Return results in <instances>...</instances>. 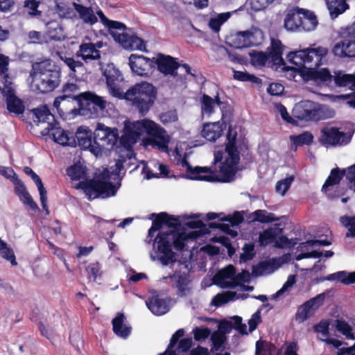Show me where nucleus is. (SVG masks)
<instances>
[{
  "instance_id": "7c9ffc66",
  "label": "nucleus",
  "mask_w": 355,
  "mask_h": 355,
  "mask_svg": "<svg viewBox=\"0 0 355 355\" xmlns=\"http://www.w3.org/2000/svg\"><path fill=\"white\" fill-rule=\"evenodd\" d=\"M300 8L290 10L284 19V27L291 32H301V18Z\"/></svg>"
},
{
  "instance_id": "393cba45",
  "label": "nucleus",
  "mask_w": 355,
  "mask_h": 355,
  "mask_svg": "<svg viewBox=\"0 0 355 355\" xmlns=\"http://www.w3.org/2000/svg\"><path fill=\"white\" fill-rule=\"evenodd\" d=\"M78 95L69 96L68 94L57 97L53 106L55 107L60 115L71 113L75 109V105L77 104Z\"/></svg>"
},
{
  "instance_id": "bf43d9fd",
  "label": "nucleus",
  "mask_w": 355,
  "mask_h": 355,
  "mask_svg": "<svg viewBox=\"0 0 355 355\" xmlns=\"http://www.w3.org/2000/svg\"><path fill=\"white\" fill-rule=\"evenodd\" d=\"M159 119L165 125L174 123L178 121V116L175 110H169L160 114Z\"/></svg>"
},
{
  "instance_id": "aec40b11",
  "label": "nucleus",
  "mask_w": 355,
  "mask_h": 355,
  "mask_svg": "<svg viewBox=\"0 0 355 355\" xmlns=\"http://www.w3.org/2000/svg\"><path fill=\"white\" fill-rule=\"evenodd\" d=\"M92 130L86 126H80L76 132L78 144L84 150H88L96 157L100 156V148L96 143V139H93Z\"/></svg>"
},
{
  "instance_id": "3c124183",
  "label": "nucleus",
  "mask_w": 355,
  "mask_h": 355,
  "mask_svg": "<svg viewBox=\"0 0 355 355\" xmlns=\"http://www.w3.org/2000/svg\"><path fill=\"white\" fill-rule=\"evenodd\" d=\"M35 184H36V187L40 194L42 207L45 210L46 214H49V211L47 205V191L44 188L41 179L38 180V182H35Z\"/></svg>"
},
{
  "instance_id": "b1692460",
  "label": "nucleus",
  "mask_w": 355,
  "mask_h": 355,
  "mask_svg": "<svg viewBox=\"0 0 355 355\" xmlns=\"http://www.w3.org/2000/svg\"><path fill=\"white\" fill-rule=\"evenodd\" d=\"M332 53L339 58L355 57V40L345 38L337 42L332 49Z\"/></svg>"
},
{
  "instance_id": "4468645a",
  "label": "nucleus",
  "mask_w": 355,
  "mask_h": 355,
  "mask_svg": "<svg viewBox=\"0 0 355 355\" xmlns=\"http://www.w3.org/2000/svg\"><path fill=\"white\" fill-rule=\"evenodd\" d=\"M95 33H88L85 37L83 42L80 45L79 50L76 53L78 57L81 58L85 61L97 60L100 58L99 49L102 48L103 43L102 42H96L93 43Z\"/></svg>"
},
{
  "instance_id": "473e14b6",
  "label": "nucleus",
  "mask_w": 355,
  "mask_h": 355,
  "mask_svg": "<svg viewBox=\"0 0 355 355\" xmlns=\"http://www.w3.org/2000/svg\"><path fill=\"white\" fill-rule=\"evenodd\" d=\"M301 18V31L309 32L315 29L318 26V19L311 10L300 8Z\"/></svg>"
},
{
  "instance_id": "dca6fc26",
  "label": "nucleus",
  "mask_w": 355,
  "mask_h": 355,
  "mask_svg": "<svg viewBox=\"0 0 355 355\" xmlns=\"http://www.w3.org/2000/svg\"><path fill=\"white\" fill-rule=\"evenodd\" d=\"M207 220H214L218 218L219 220L223 221V223L216 224V223H211L209 224L210 227H216L222 229L224 232H227L232 236L237 235V232L233 230H230V227L235 226L239 225L243 220V217L239 213H235L234 215H228L225 216L223 214H216V213H208L206 214Z\"/></svg>"
},
{
  "instance_id": "bb28decb",
  "label": "nucleus",
  "mask_w": 355,
  "mask_h": 355,
  "mask_svg": "<svg viewBox=\"0 0 355 355\" xmlns=\"http://www.w3.org/2000/svg\"><path fill=\"white\" fill-rule=\"evenodd\" d=\"M47 132L51 131V135L53 140L62 146H73L76 144V140L72 133L66 132L60 127L52 125L50 126L49 130H46Z\"/></svg>"
},
{
  "instance_id": "ddd939ff",
  "label": "nucleus",
  "mask_w": 355,
  "mask_h": 355,
  "mask_svg": "<svg viewBox=\"0 0 355 355\" xmlns=\"http://www.w3.org/2000/svg\"><path fill=\"white\" fill-rule=\"evenodd\" d=\"M327 108L311 101H304L295 105L293 116L306 121H319L326 118Z\"/></svg>"
},
{
  "instance_id": "a18cd8bd",
  "label": "nucleus",
  "mask_w": 355,
  "mask_h": 355,
  "mask_svg": "<svg viewBox=\"0 0 355 355\" xmlns=\"http://www.w3.org/2000/svg\"><path fill=\"white\" fill-rule=\"evenodd\" d=\"M0 257L10 261L13 266L17 265L13 250L7 244L6 242L1 239H0Z\"/></svg>"
},
{
  "instance_id": "c03bdc74",
  "label": "nucleus",
  "mask_w": 355,
  "mask_h": 355,
  "mask_svg": "<svg viewBox=\"0 0 355 355\" xmlns=\"http://www.w3.org/2000/svg\"><path fill=\"white\" fill-rule=\"evenodd\" d=\"M46 28V34L49 40H61L65 37L63 28L57 21L48 23Z\"/></svg>"
},
{
  "instance_id": "f257e3e1",
  "label": "nucleus",
  "mask_w": 355,
  "mask_h": 355,
  "mask_svg": "<svg viewBox=\"0 0 355 355\" xmlns=\"http://www.w3.org/2000/svg\"><path fill=\"white\" fill-rule=\"evenodd\" d=\"M153 216L155 218L148 230V236H153L154 232L159 229L161 231L154 239L150 257L153 261H158L164 266H168L176 261L173 248L182 250L189 241L207 232L206 225L199 218L201 216L200 215L188 219L185 223L188 229L182 228L179 225V219L166 213Z\"/></svg>"
},
{
  "instance_id": "39448f33",
  "label": "nucleus",
  "mask_w": 355,
  "mask_h": 355,
  "mask_svg": "<svg viewBox=\"0 0 355 355\" xmlns=\"http://www.w3.org/2000/svg\"><path fill=\"white\" fill-rule=\"evenodd\" d=\"M67 175L72 180H80L76 187L84 191L89 200L96 198H106L116 195L119 185H114L110 182V171L104 168L102 172L96 173L93 180L85 182L87 178L86 167L80 164H76L67 169Z\"/></svg>"
},
{
  "instance_id": "4c0bfd02",
  "label": "nucleus",
  "mask_w": 355,
  "mask_h": 355,
  "mask_svg": "<svg viewBox=\"0 0 355 355\" xmlns=\"http://www.w3.org/2000/svg\"><path fill=\"white\" fill-rule=\"evenodd\" d=\"M282 228L279 225H275L273 227L264 230L259 234V243L262 246H266L275 241L276 237L282 233Z\"/></svg>"
},
{
  "instance_id": "423d86ee",
  "label": "nucleus",
  "mask_w": 355,
  "mask_h": 355,
  "mask_svg": "<svg viewBox=\"0 0 355 355\" xmlns=\"http://www.w3.org/2000/svg\"><path fill=\"white\" fill-rule=\"evenodd\" d=\"M250 279V274L247 271H243L237 275L235 274V269L233 266L230 265L218 271L214 276V282L223 288H234L236 291H227L214 296L212 304L215 306H220L229 301L237 299H244L247 295L241 293L239 291H252V286L245 285Z\"/></svg>"
},
{
  "instance_id": "2eb2a0df",
  "label": "nucleus",
  "mask_w": 355,
  "mask_h": 355,
  "mask_svg": "<svg viewBox=\"0 0 355 355\" xmlns=\"http://www.w3.org/2000/svg\"><path fill=\"white\" fill-rule=\"evenodd\" d=\"M263 39L262 31L252 28L245 31H240L234 35L233 45L235 48L242 49L256 46L261 43Z\"/></svg>"
},
{
  "instance_id": "412c9836",
  "label": "nucleus",
  "mask_w": 355,
  "mask_h": 355,
  "mask_svg": "<svg viewBox=\"0 0 355 355\" xmlns=\"http://www.w3.org/2000/svg\"><path fill=\"white\" fill-rule=\"evenodd\" d=\"M129 65L132 72L140 76H149L154 68V59L143 55L132 54L129 58Z\"/></svg>"
},
{
  "instance_id": "13d9d810",
  "label": "nucleus",
  "mask_w": 355,
  "mask_h": 355,
  "mask_svg": "<svg viewBox=\"0 0 355 355\" xmlns=\"http://www.w3.org/2000/svg\"><path fill=\"white\" fill-rule=\"evenodd\" d=\"M291 140L296 144H309L313 140V136L309 132H304L300 135L291 136Z\"/></svg>"
},
{
  "instance_id": "5fc2aeb1",
  "label": "nucleus",
  "mask_w": 355,
  "mask_h": 355,
  "mask_svg": "<svg viewBox=\"0 0 355 355\" xmlns=\"http://www.w3.org/2000/svg\"><path fill=\"white\" fill-rule=\"evenodd\" d=\"M293 182V177L290 176L285 179H283L282 180H279L277 182L275 189L276 191L281 194L282 196H284L286 192L288 191V189L290 188L292 182Z\"/></svg>"
},
{
  "instance_id": "603ef678",
  "label": "nucleus",
  "mask_w": 355,
  "mask_h": 355,
  "mask_svg": "<svg viewBox=\"0 0 355 355\" xmlns=\"http://www.w3.org/2000/svg\"><path fill=\"white\" fill-rule=\"evenodd\" d=\"M35 184H36V187L40 194L42 207L45 210L46 214H49V211L47 205V191L44 188L41 179L38 180V182H35Z\"/></svg>"
},
{
  "instance_id": "338daca9",
  "label": "nucleus",
  "mask_w": 355,
  "mask_h": 355,
  "mask_svg": "<svg viewBox=\"0 0 355 355\" xmlns=\"http://www.w3.org/2000/svg\"><path fill=\"white\" fill-rule=\"evenodd\" d=\"M171 278L176 282L177 286L180 290L184 291L186 289L189 283V279L187 275H179L175 274Z\"/></svg>"
},
{
  "instance_id": "7ed1b4c3",
  "label": "nucleus",
  "mask_w": 355,
  "mask_h": 355,
  "mask_svg": "<svg viewBox=\"0 0 355 355\" xmlns=\"http://www.w3.org/2000/svg\"><path fill=\"white\" fill-rule=\"evenodd\" d=\"M236 135V131L230 128L225 151H215L214 159L215 171L209 167L196 166L193 168L188 163L186 155L182 157L178 148H176L172 154L177 157L180 164L186 168L187 176L189 179L207 182H228L234 180L240 160L239 152L235 146Z\"/></svg>"
},
{
  "instance_id": "49530a36",
  "label": "nucleus",
  "mask_w": 355,
  "mask_h": 355,
  "mask_svg": "<svg viewBox=\"0 0 355 355\" xmlns=\"http://www.w3.org/2000/svg\"><path fill=\"white\" fill-rule=\"evenodd\" d=\"M230 328L227 323L220 324V331L214 332L211 335V340L215 347H220L225 341L224 332L228 331Z\"/></svg>"
},
{
  "instance_id": "0eeeda50",
  "label": "nucleus",
  "mask_w": 355,
  "mask_h": 355,
  "mask_svg": "<svg viewBox=\"0 0 355 355\" xmlns=\"http://www.w3.org/2000/svg\"><path fill=\"white\" fill-rule=\"evenodd\" d=\"M33 89L44 93L53 90L60 83V73L53 62L46 60L33 66Z\"/></svg>"
},
{
  "instance_id": "6e6552de",
  "label": "nucleus",
  "mask_w": 355,
  "mask_h": 355,
  "mask_svg": "<svg viewBox=\"0 0 355 355\" xmlns=\"http://www.w3.org/2000/svg\"><path fill=\"white\" fill-rule=\"evenodd\" d=\"M101 23L109 28L110 35L122 47L130 50H145L144 41L134 35L124 32L125 26L119 21L109 20L102 11L98 12Z\"/></svg>"
},
{
  "instance_id": "a878e982",
  "label": "nucleus",
  "mask_w": 355,
  "mask_h": 355,
  "mask_svg": "<svg viewBox=\"0 0 355 355\" xmlns=\"http://www.w3.org/2000/svg\"><path fill=\"white\" fill-rule=\"evenodd\" d=\"M157 65L158 70L165 75H174L179 65L171 56L159 55L154 59V67Z\"/></svg>"
},
{
  "instance_id": "37998d69",
  "label": "nucleus",
  "mask_w": 355,
  "mask_h": 355,
  "mask_svg": "<svg viewBox=\"0 0 355 355\" xmlns=\"http://www.w3.org/2000/svg\"><path fill=\"white\" fill-rule=\"evenodd\" d=\"M202 115L210 116L214 112L216 105L220 106V109L225 107V105L220 102L218 100H214L207 95H203L202 98Z\"/></svg>"
},
{
  "instance_id": "1a4fd4ad",
  "label": "nucleus",
  "mask_w": 355,
  "mask_h": 355,
  "mask_svg": "<svg viewBox=\"0 0 355 355\" xmlns=\"http://www.w3.org/2000/svg\"><path fill=\"white\" fill-rule=\"evenodd\" d=\"M155 94V89L152 84L142 82L135 85L125 93L123 92L122 98L132 102L139 112L144 114L153 104Z\"/></svg>"
},
{
  "instance_id": "58836bf2",
  "label": "nucleus",
  "mask_w": 355,
  "mask_h": 355,
  "mask_svg": "<svg viewBox=\"0 0 355 355\" xmlns=\"http://www.w3.org/2000/svg\"><path fill=\"white\" fill-rule=\"evenodd\" d=\"M326 3L332 19L336 18L349 8L346 0H326Z\"/></svg>"
},
{
  "instance_id": "09e8293b",
  "label": "nucleus",
  "mask_w": 355,
  "mask_h": 355,
  "mask_svg": "<svg viewBox=\"0 0 355 355\" xmlns=\"http://www.w3.org/2000/svg\"><path fill=\"white\" fill-rule=\"evenodd\" d=\"M252 220H256L261 223H269L275 221L276 219L273 214L268 213L266 210L259 209L253 212L251 215Z\"/></svg>"
},
{
  "instance_id": "4be33fe9",
  "label": "nucleus",
  "mask_w": 355,
  "mask_h": 355,
  "mask_svg": "<svg viewBox=\"0 0 355 355\" xmlns=\"http://www.w3.org/2000/svg\"><path fill=\"white\" fill-rule=\"evenodd\" d=\"M334 81L336 85L340 87L349 86L353 90L352 99L348 101L350 106L355 107V73L347 74L343 71H337L334 75ZM351 94L339 96L338 97L348 98Z\"/></svg>"
},
{
  "instance_id": "de8ad7c7",
  "label": "nucleus",
  "mask_w": 355,
  "mask_h": 355,
  "mask_svg": "<svg viewBox=\"0 0 355 355\" xmlns=\"http://www.w3.org/2000/svg\"><path fill=\"white\" fill-rule=\"evenodd\" d=\"M336 329L338 332L345 336L347 339H355V335L352 328L346 322L338 320L336 324Z\"/></svg>"
},
{
  "instance_id": "20e7f679",
  "label": "nucleus",
  "mask_w": 355,
  "mask_h": 355,
  "mask_svg": "<svg viewBox=\"0 0 355 355\" xmlns=\"http://www.w3.org/2000/svg\"><path fill=\"white\" fill-rule=\"evenodd\" d=\"M328 53L327 48L315 45L290 52L286 58L293 66L284 67L286 76L296 82L313 81L317 84L330 82L332 76L329 70L320 68L327 62Z\"/></svg>"
},
{
  "instance_id": "72a5a7b5",
  "label": "nucleus",
  "mask_w": 355,
  "mask_h": 355,
  "mask_svg": "<svg viewBox=\"0 0 355 355\" xmlns=\"http://www.w3.org/2000/svg\"><path fill=\"white\" fill-rule=\"evenodd\" d=\"M76 11L83 22L92 26L98 21L97 16L100 18L98 12L101 10H94L91 7H86L78 4V6L76 7Z\"/></svg>"
},
{
  "instance_id": "774afa93",
  "label": "nucleus",
  "mask_w": 355,
  "mask_h": 355,
  "mask_svg": "<svg viewBox=\"0 0 355 355\" xmlns=\"http://www.w3.org/2000/svg\"><path fill=\"white\" fill-rule=\"evenodd\" d=\"M234 78L241 81H251L257 83L258 78L242 71H234Z\"/></svg>"
},
{
  "instance_id": "9b49d317",
  "label": "nucleus",
  "mask_w": 355,
  "mask_h": 355,
  "mask_svg": "<svg viewBox=\"0 0 355 355\" xmlns=\"http://www.w3.org/2000/svg\"><path fill=\"white\" fill-rule=\"evenodd\" d=\"M283 45L279 40L272 39L270 46L267 52L253 51L250 53L251 62L255 67H262L267 64L276 66V69L281 68L284 71L286 64L282 58Z\"/></svg>"
},
{
  "instance_id": "864d4df0",
  "label": "nucleus",
  "mask_w": 355,
  "mask_h": 355,
  "mask_svg": "<svg viewBox=\"0 0 355 355\" xmlns=\"http://www.w3.org/2000/svg\"><path fill=\"white\" fill-rule=\"evenodd\" d=\"M295 282V275H289L283 286L275 293V297H279L284 295H288Z\"/></svg>"
},
{
  "instance_id": "ea45409f",
  "label": "nucleus",
  "mask_w": 355,
  "mask_h": 355,
  "mask_svg": "<svg viewBox=\"0 0 355 355\" xmlns=\"http://www.w3.org/2000/svg\"><path fill=\"white\" fill-rule=\"evenodd\" d=\"M150 164L154 167L155 172L153 169L148 168V167L144 168V171L146 174L147 179L166 177L168 175V167L166 165L155 161L152 162Z\"/></svg>"
},
{
  "instance_id": "e433bc0d",
  "label": "nucleus",
  "mask_w": 355,
  "mask_h": 355,
  "mask_svg": "<svg viewBox=\"0 0 355 355\" xmlns=\"http://www.w3.org/2000/svg\"><path fill=\"white\" fill-rule=\"evenodd\" d=\"M125 318L123 314L118 313L116 318L112 320L113 331L116 335L125 338L131 331V327L125 322Z\"/></svg>"
},
{
  "instance_id": "f3484780",
  "label": "nucleus",
  "mask_w": 355,
  "mask_h": 355,
  "mask_svg": "<svg viewBox=\"0 0 355 355\" xmlns=\"http://www.w3.org/2000/svg\"><path fill=\"white\" fill-rule=\"evenodd\" d=\"M331 245V242L326 240H311L300 244L302 250H310V252H302L296 257L297 261L308 259V258H319L324 256L327 258L331 257L334 255V252L327 250L323 254L322 252L318 250V247L321 245L327 246Z\"/></svg>"
},
{
  "instance_id": "c756f323",
  "label": "nucleus",
  "mask_w": 355,
  "mask_h": 355,
  "mask_svg": "<svg viewBox=\"0 0 355 355\" xmlns=\"http://www.w3.org/2000/svg\"><path fill=\"white\" fill-rule=\"evenodd\" d=\"M33 121L37 124L46 123L44 130H49L54 121V116L51 114L46 105L41 106L33 110Z\"/></svg>"
},
{
  "instance_id": "c85d7f7f",
  "label": "nucleus",
  "mask_w": 355,
  "mask_h": 355,
  "mask_svg": "<svg viewBox=\"0 0 355 355\" xmlns=\"http://www.w3.org/2000/svg\"><path fill=\"white\" fill-rule=\"evenodd\" d=\"M225 128L224 123L220 121L207 123L203 125L202 136L208 141H214L221 136Z\"/></svg>"
},
{
  "instance_id": "a19ab883",
  "label": "nucleus",
  "mask_w": 355,
  "mask_h": 355,
  "mask_svg": "<svg viewBox=\"0 0 355 355\" xmlns=\"http://www.w3.org/2000/svg\"><path fill=\"white\" fill-rule=\"evenodd\" d=\"M324 279L339 282L346 285L353 284L355 282V271L354 272L339 271L328 275Z\"/></svg>"
},
{
  "instance_id": "052dcab7",
  "label": "nucleus",
  "mask_w": 355,
  "mask_h": 355,
  "mask_svg": "<svg viewBox=\"0 0 355 355\" xmlns=\"http://www.w3.org/2000/svg\"><path fill=\"white\" fill-rule=\"evenodd\" d=\"M313 313L311 311V309L307 306V305L304 303L302 306H301L296 314V320L299 322H302L311 315H312Z\"/></svg>"
},
{
  "instance_id": "c9c22d12",
  "label": "nucleus",
  "mask_w": 355,
  "mask_h": 355,
  "mask_svg": "<svg viewBox=\"0 0 355 355\" xmlns=\"http://www.w3.org/2000/svg\"><path fill=\"white\" fill-rule=\"evenodd\" d=\"M146 304L150 311L155 315H161L168 311V306L166 302L160 299L157 295H153L150 297Z\"/></svg>"
},
{
  "instance_id": "4d7b16f0",
  "label": "nucleus",
  "mask_w": 355,
  "mask_h": 355,
  "mask_svg": "<svg viewBox=\"0 0 355 355\" xmlns=\"http://www.w3.org/2000/svg\"><path fill=\"white\" fill-rule=\"evenodd\" d=\"M89 278H92L94 281L101 275V265L98 262L90 263L86 268Z\"/></svg>"
},
{
  "instance_id": "0e129e2a",
  "label": "nucleus",
  "mask_w": 355,
  "mask_h": 355,
  "mask_svg": "<svg viewBox=\"0 0 355 355\" xmlns=\"http://www.w3.org/2000/svg\"><path fill=\"white\" fill-rule=\"evenodd\" d=\"M40 1L27 0L25 1L24 6L28 10V13L31 15H39L40 12L37 10Z\"/></svg>"
},
{
  "instance_id": "69168bd1",
  "label": "nucleus",
  "mask_w": 355,
  "mask_h": 355,
  "mask_svg": "<svg viewBox=\"0 0 355 355\" xmlns=\"http://www.w3.org/2000/svg\"><path fill=\"white\" fill-rule=\"evenodd\" d=\"M271 348H273V346L259 340L256 343V355H268Z\"/></svg>"
},
{
  "instance_id": "a211bd4d",
  "label": "nucleus",
  "mask_w": 355,
  "mask_h": 355,
  "mask_svg": "<svg viewBox=\"0 0 355 355\" xmlns=\"http://www.w3.org/2000/svg\"><path fill=\"white\" fill-rule=\"evenodd\" d=\"M103 75L111 95L121 98L123 95V90L119 87V83L123 80V77L118 69L113 64H108L103 69Z\"/></svg>"
},
{
  "instance_id": "e2e57ef3",
  "label": "nucleus",
  "mask_w": 355,
  "mask_h": 355,
  "mask_svg": "<svg viewBox=\"0 0 355 355\" xmlns=\"http://www.w3.org/2000/svg\"><path fill=\"white\" fill-rule=\"evenodd\" d=\"M81 83L80 80H76L75 83H68L63 86L62 91L64 94L71 96L72 94H75L80 90Z\"/></svg>"
},
{
  "instance_id": "6ab92c4d",
  "label": "nucleus",
  "mask_w": 355,
  "mask_h": 355,
  "mask_svg": "<svg viewBox=\"0 0 355 355\" xmlns=\"http://www.w3.org/2000/svg\"><path fill=\"white\" fill-rule=\"evenodd\" d=\"M350 138L335 127L326 126L321 130L320 143L326 146H340L347 144Z\"/></svg>"
},
{
  "instance_id": "5701e85b",
  "label": "nucleus",
  "mask_w": 355,
  "mask_h": 355,
  "mask_svg": "<svg viewBox=\"0 0 355 355\" xmlns=\"http://www.w3.org/2000/svg\"><path fill=\"white\" fill-rule=\"evenodd\" d=\"M15 182L16 183L14 184V191L21 202L32 211H38L39 207L37 203L33 199L31 195L22 181L21 180H15Z\"/></svg>"
},
{
  "instance_id": "680f3d73",
  "label": "nucleus",
  "mask_w": 355,
  "mask_h": 355,
  "mask_svg": "<svg viewBox=\"0 0 355 355\" xmlns=\"http://www.w3.org/2000/svg\"><path fill=\"white\" fill-rule=\"evenodd\" d=\"M0 175L10 180L13 185L16 183L15 180H20L11 167L0 166Z\"/></svg>"
},
{
  "instance_id": "cd10ccee",
  "label": "nucleus",
  "mask_w": 355,
  "mask_h": 355,
  "mask_svg": "<svg viewBox=\"0 0 355 355\" xmlns=\"http://www.w3.org/2000/svg\"><path fill=\"white\" fill-rule=\"evenodd\" d=\"M282 258L272 259L262 261L253 268V274L255 276L270 275L279 268L283 263Z\"/></svg>"
},
{
  "instance_id": "6e6d98bb",
  "label": "nucleus",
  "mask_w": 355,
  "mask_h": 355,
  "mask_svg": "<svg viewBox=\"0 0 355 355\" xmlns=\"http://www.w3.org/2000/svg\"><path fill=\"white\" fill-rule=\"evenodd\" d=\"M341 223L348 229L347 236H355V217L343 216L340 218Z\"/></svg>"
},
{
  "instance_id": "f704fd0d",
  "label": "nucleus",
  "mask_w": 355,
  "mask_h": 355,
  "mask_svg": "<svg viewBox=\"0 0 355 355\" xmlns=\"http://www.w3.org/2000/svg\"><path fill=\"white\" fill-rule=\"evenodd\" d=\"M345 173V170L340 171L339 168H334L331 171L322 189L329 198H333L335 197V196H333L331 193V189L334 185L339 183Z\"/></svg>"
},
{
  "instance_id": "79ce46f5",
  "label": "nucleus",
  "mask_w": 355,
  "mask_h": 355,
  "mask_svg": "<svg viewBox=\"0 0 355 355\" xmlns=\"http://www.w3.org/2000/svg\"><path fill=\"white\" fill-rule=\"evenodd\" d=\"M232 16V12H227L213 15L209 21V27L215 33H218L220 26Z\"/></svg>"
},
{
  "instance_id": "f8f14e48",
  "label": "nucleus",
  "mask_w": 355,
  "mask_h": 355,
  "mask_svg": "<svg viewBox=\"0 0 355 355\" xmlns=\"http://www.w3.org/2000/svg\"><path fill=\"white\" fill-rule=\"evenodd\" d=\"M77 105L80 114L95 118L101 114L107 103L91 92H83L78 94Z\"/></svg>"
},
{
  "instance_id": "9d476101",
  "label": "nucleus",
  "mask_w": 355,
  "mask_h": 355,
  "mask_svg": "<svg viewBox=\"0 0 355 355\" xmlns=\"http://www.w3.org/2000/svg\"><path fill=\"white\" fill-rule=\"evenodd\" d=\"M8 58L0 54V91L6 99L7 108L9 112L16 114H22L24 105L16 95L11 83L8 80Z\"/></svg>"
},
{
  "instance_id": "8fccbe9b",
  "label": "nucleus",
  "mask_w": 355,
  "mask_h": 355,
  "mask_svg": "<svg viewBox=\"0 0 355 355\" xmlns=\"http://www.w3.org/2000/svg\"><path fill=\"white\" fill-rule=\"evenodd\" d=\"M327 295L325 293H321L316 297L309 300L305 304L309 306L311 311L314 313L324 303Z\"/></svg>"
},
{
  "instance_id": "f03ea898",
  "label": "nucleus",
  "mask_w": 355,
  "mask_h": 355,
  "mask_svg": "<svg viewBox=\"0 0 355 355\" xmlns=\"http://www.w3.org/2000/svg\"><path fill=\"white\" fill-rule=\"evenodd\" d=\"M144 134L150 137L148 141L150 145L170 155L168 147L170 137L160 125L148 119L135 121L125 120L121 137L119 136L117 128H110L103 123H98L94 138L100 148L101 156L105 150L112 148L119 140L125 148L130 149Z\"/></svg>"
},
{
  "instance_id": "2f4dec72",
  "label": "nucleus",
  "mask_w": 355,
  "mask_h": 355,
  "mask_svg": "<svg viewBox=\"0 0 355 355\" xmlns=\"http://www.w3.org/2000/svg\"><path fill=\"white\" fill-rule=\"evenodd\" d=\"M76 6L78 4L74 2L58 0L56 3L55 12L61 18L73 19L76 17Z\"/></svg>"
}]
</instances>
